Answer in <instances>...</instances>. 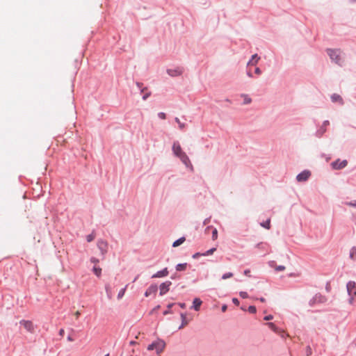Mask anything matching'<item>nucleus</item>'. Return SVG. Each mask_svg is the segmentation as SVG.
<instances>
[{
    "instance_id": "f257e3e1",
    "label": "nucleus",
    "mask_w": 356,
    "mask_h": 356,
    "mask_svg": "<svg viewBox=\"0 0 356 356\" xmlns=\"http://www.w3.org/2000/svg\"><path fill=\"white\" fill-rule=\"evenodd\" d=\"M165 345V342L163 339L158 338L156 341L149 344L147 349L148 350H155L156 354L159 355L163 351Z\"/></svg>"
},
{
    "instance_id": "f03ea898",
    "label": "nucleus",
    "mask_w": 356,
    "mask_h": 356,
    "mask_svg": "<svg viewBox=\"0 0 356 356\" xmlns=\"http://www.w3.org/2000/svg\"><path fill=\"white\" fill-rule=\"evenodd\" d=\"M327 298L320 293H316L312 299L309 301V305L314 307L316 303H325L327 301Z\"/></svg>"
},
{
    "instance_id": "7ed1b4c3",
    "label": "nucleus",
    "mask_w": 356,
    "mask_h": 356,
    "mask_svg": "<svg viewBox=\"0 0 356 356\" xmlns=\"http://www.w3.org/2000/svg\"><path fill=\"white\" fill-rule=\"evenodd\" d=\"M97 248L100 250L101 254L104 257L105 254L108 252V243L104 239H99L97 243Z\"/></svg>"
},
{
    "instance_id": "20e7f679",
    "label": "nucleus",
    "mask_w": 356,
    "mask_h": 356,
    "mask_svg": "<svg viewBox=\"0 0 356 356\" xmlns=\"http://www.w3.org/2000/svg\"><path fill=\"white\" fill-rule=\"evenodd\" d=\"M328 56H330V58L335 62L336 63H339L341 60L340 56L338 53V50L333 49H327L326 50Z\"/></svg>"
},
{
    "instance_id": "39448f33",
    "label": "nucleus",
    "mask_w": 356,
    "mask_h": 356,
    "mask_svg": "<svg viewBox=\"0 0 356 356\" xmlns=\"http://www.w3.org/2000/svg\"><path fill=\"white\" fill-rule=\"evenodd\" d=\"M184 72V69L182 67H177L175 69H167L166 72L167 74L172 76V77H176L182 75V74Z\"/></svg>"
},
{
    "instance_id": "423d86ee",
    "label": "nucleus",
    "mask_w": 356,
    "mask_h": 356,
    "mask_svg": "<svg viewBox=\"0 0 356 356\" xmlns=\"http://www.w3.org/2000/svg\"><path fill=\"white\" fill-rule=\"evenodd\" d=\"M348 165L347 160L344 159L341 161L339 159L332 162L331 165L334 170H341L344 168Z\"/></svg>"
},
{
    "instance_id": "0eeeda50",
    "label": "nucleus",
    "mask_w": 356,
    "mask_h": 356,
    "mask_svg": "<svg viewBox=\"0 0 356 356\" xmlns=\"http://www.w3.org/2000/svg\"><path fill=\"white\" fill-rule=\"evenodd\" d=\"M172 282L169 280L161 283L159 286V296H162L166 294L170 291V287Z\"/></svg>"
},
{
    "instance_id": "6e6552de",
    "label": "nucleus",
    "mask_w": 356,
    "mask_h": 356,
    "mask_svg": "<svg viewBox=\"0 0 356 356\" xmlns=\"http://www.w3.org/2000/svg\"><path fill=\"white\" fill-rule=\"evenodd\" d=\"M310 176L311 172L308 170H304L296 176V179L299 182L305 181L309 178Z\"/></svg>"
},
{
    "instance_id": "1a4fd4ad",
    "label": "nucleus",
    "mask_w": 356,
    "mask_h": 356,
    "mask_svg": "<svg viewBox=\"0 0 356 356\" xmlns=\"http://www.w3.org/2000/svg\"><path fill=\"white\" fill-rule=\"evenodd\" d=\"M19 324L22 325L28 332L33 333L34 332L35 327L32 321L21 320L19 321Z\"/></svg>"
},
{
    "instance_id": "9d476101",
    "label": "nucleus",
    "mask_w": 356,
    "mask_h": 356,
    "mask_svg": "<svg viewBox=\"0 0 356 356\" xmlns=\"http://www.w3.org/2000/svg\"><path fill=\"white\" fill-rule=\"evenodd\" d=\"M158 291V286L156 284H152L145 291L144 296L145 297H148L151 295H154V296H156V294Z\"/></svg>"
},
{
    "instance_id": "9b49d317",
    "label": "nucleus",
    "mask_w": 356,
    "mask_h": 356,
    "mask_svg": "<svg viewBox=\"0 0 356 356\" xmlns=\"http://www.w3.org/2000/svg\"><path fill=\"white\" fill-rule=\"evenodd\" d=\"M348 296L356 295V283L354 281H349L346 284Z\"/></svg>"
},
{
    "instance_id": "f8f14e48",
    "label": "nucleus",
    "mask_w": 356,
    "mask_h": 356,
    "mask_svg": "<svg viewBox=\"0 0 356 356\" xmlns=\"http://www.w3.org/2000/svg\"><path fill=\"white\" fill-rule=\"evenodd\" d=\"M329 124L330 122L328 120H325L321 127L316 131V136L321 138L326 131V126Z\"/></svg>"
},
{
    "instance_id": "ddd939ff",
    "label": "nucleus",
    "mask_w": 356,
    "mask_h": 356,
    "mask_svg": "<svg viewBox=\"0 0 356 356\" xmlns=\"http://www.w3.org/2000/svg\"><path fill=\"white\" fill-rule=\"evenodd\" d=\"M172 149L174 154L177 157H178L179 156H180L181 154H183L184 152L182 151L181 145H179L178 141L174 142Z\"/></svg>"
},
{
    "instance_id": "4468645a",
    "label": "nucleus",
    "mask_w": 356,
    "mask_h": 356,
    "mask_svg": "<svg viewBox=\"0 0 356 356\" xmlns=\"http://www.w3.org/2000/svg\"><path fill=\"white\" fill-rule=\"evenodd\" d=\"M178 158H179V159L181 161V162L186 166V167H189L191 166V168H193V165L191 164V162L190 161V159L189 157L188 156V155L184 152L183 154H181L180 156H178Z\"/></svg>"
},
{
    "instance_id": "2eb2a0df",
    "label": "nucleus",
    "mask_w": 356,
    "mask_h": 356,
    "mask_svg": "<svg viewBox=\"0 0 356 356\" xmlns=\"http://www.w3.org/2000/svg\"><path fill=\"white\" fill-rule=\"evenodd\" d=\"M169 274V271L167 267L164 268L163 269L157 271L156 273H154L152 278H159V277H163L168 276Z\"/></svg>"
},
{
    "instance_id": "dca6fc26",
    "label": "nucleus",
    "mask_w": 356,
    "mask_h": 356,
    "mask_svg": "<svg viewBox=\"0 0 356 356\" xmlns=\"http://www.w3.org/2000/svg\"><path fill=\"white\" fill-rule=\"evenodd\" d=\"M202 304V301L199 298H195L193 300V305L191 307V309H194L195 311H199L200 309V307Z\"/></svg>"
},
{
    "instance_id": "f3484780",
    "label": "nucleus",
    "mask_w": 356,
    "mask_h": 356,
    "mask_svg": "<svg viewBox=\"0 0 356 356\" xmlns=\"http://www.w3.org/2000/svg\"><path fill=\"white\" fill-rule=\"evenodd\" d=\"M180 317H181V323L179 326L178 330H181V329L184 328L189 323V320H188L186 318V313L181 312Z\"/></svg>"
},
{
    "instance_id": "a211bd4d",
    "label": "nucleus",
    "mask_w": 356,
    "mask_h": 356,
    "mask_svg": "<svg viewBox=\"0 0 356 356\" xmlns=\"http://www.w3.org/2000/svg\"><path fill=\"white\" fill-rule=\"evenodd\" d=\"M259 60L260 56H259L257 54H254L252 56L251 58L248 62L247 65H256Z\"/></svg>"
},
{
    "instance_id": "6ab92c4d",
    "label": "nucleus",
    "mask_w": 356,
    "mask_h": 356,
    "mask_svg": "<svg viewBox=\"0 0 356 356\" xmlns=\"http://www.w3.org/2000/svg\"><path fill=\"white\" fill-rule=\"evenodd\" d=\"M177 303L176 302H172V303H169L168 305H167V309L164 310L163 312V314L164 316H166L168 314H172L173 313V311L171 309V308L176 305Z\"/></svg>"
},
{
    "instance_id": "aec40b11",
    "label": "nucleus",
    "mask_w": 356,
    "mask_h": 356,
    "mask_svg": "<svg viewBox=\"0 0 356 356\" xmlns=\"http://www.w3.org/2000/svg\"><path fill=\"white\" fill-rule=\"evenodd\" d=\"M211 229H212V239L215 241L218 238V230L216 228L213 227L212 226H208L206 227L205 231L207 232Z\"/></svg>"
},
{
    "instance_id": "412c9836",
    "label": "nucleus",
    "mask_w": 356,
    "mask_h": 356,
    "mask_svg": "<svg viewBox=\"0 0 356 356\" xmlns=\"http://www.w3.org/2000/svg\"><path fill=\"white\" fill-rule=\"evenodd\" d=\"M187 266V263H180L175 266V269L177 271H184L186 269Z\"/></svg>"
},
{
    "instance_id": "4be33fe9",
    "label": "nucleus",
    "mask_w": 356,
    "mask_h": 356,
    "mask_svg": "<svg viewBox=\"0 0 356 356\" xmlns=\"http://www.w3.org/2000/svg\"><path fill=\"white\" fill-rule=\"evenodd\" d=\"M186 238L184 236H181L180 238H179L178 239L175 240L173 243H172V247H178L180 245H181L184 241H185Z\"/></svg>"
},
{
    "instance_id": "5701e85b",
    "label": "nucleus",
    "mask_w": 356,
    "mask_h": 356,
    "mask_svg": "<svg viewBox=\"0 0 356 356\" xmlns=\"http://www.w3.org/2000/svg\"><path fill=\"white\" fill-rule=\"evenodd\" d=\"M331 99H332V101L333 102H343V99H342V97L338 95V94H336V93H334L332 96H331Z\"/></svg>"
},
{
    "instance_id": "b1692460",
    "label": "nucleus",
    "mask_w": 356,
    "mask_h": 356,
    "mask_svg": "<svg viewBox=\"0 0 356 356\" xmlns=\"http://www.w3.org/2000/svg\"><path fill=\"white\" fill-rule=\"evenodd\" d=\"M266 325H268V327L270 330L274 331L275 332H278V327L276 326V325L274 323L268 322V323H266Z\"/></svg>"
},
{
    "instance_id": "393cba45",
    "label": "nucleus",
    "mask_w": 356,
    "mask_h": 356,
    "mask_svg": "<svg viewBox=\"0 0 356 356\" xmlns=\"http://www.w3.org/2000/svg\"><path fill=\"white\" fill-rule=\"evenodd\" d=\"M241 97H243V104H248L252 102V99L246 94H242Z\"/></svg>"
},
{
    "instance_id": "a878e982",
    "label": "nucleus",
    "mask_w": 356,
    "mask_h": 356,
    "mask_svg": "<svg viewBox=\"0 0 356 356\" xmlns=\"http://www.w3.org/2000/svg\"><path fill=\"white\" fill-rule=\"evenodd\" d=\"M95 231L92 230V233L86 236V241L87 242L90 243L95 238Z\"/></svg>"
},
{
    "instance_id": "bb28decb",
    "label": "nucleus",
    "mask_w": 356,
    "mask_h": 356,
    "mask_svg": "<svg viewBox=\"0 0 356 356\" xmlns=\"http://www.w3.org/2000/svg\"><path fill=\"white\" fill-rule=\"evenodd\" d=\"M260 225L264 228L269 229L270 228V220L268 218L266 221L262 222Z\"/></svg>"
},
{
    "instance_id": "cd10ccee",
    "label": "nucleus",
    "mask_w": 356,
    "mask_h": 356,
    "mask_svg": "<svg viewBox=\"0 0 356 356\" xmlns=\"http://www.w3.org/2000/svg\"><path fill=\"white\" fill-rule=\"evenodd\" d=\"M93 273L99 277L102 275V268L100 267L94 266L92 268Z\"/></svg>"
},
{
    "instance_id": "c85d7f7f",
    "label": "nucleus",
    "mask_w": 356,
    "mask_h": 356,
    "mask_svg": "<svg viewBox=\"0 0 356 356\" xmlns=\"http://www.w3.org/2000/svg\"><path fill=\"white\" fill-rule=\"evenodd\" d=\"M355 255H356V247L355 246H353L350 250V254H349V257L351 259H353L355 260Z\"/></svg>"
},
{
    "instance_id": "c756f323",
    "label": "nucleus",
    "mask_w": 356,
    "mask_h": 356,
    "mask_svg": "<svg viewBox=\"0 0 356 356\" xmlns=\"http://www.w3.org/2000/svg\"><path fill=\"white\" fill-rule=\"evenodd\" d=\"M267 247V244L263 242L258 243L256 245V248L261 250H266Z\"/></svg>"
},
{
    "instance_id": "7c9ffc66",
    "label": "nucleus",
    "mask_w": 356,
    "mask_h": 356,
    "mask_svg": "<svg viewBox=\"0 0 356 356\" xmlns=\"http://www.w3.org/2000/svg\"><path fill=\"white\" fill-rule=\"evenodd\" d=\"M216 250V248H212L206 252H203L204 256H208L212 254Z\"/></svg>"
},
{
    "instance_id": "2f4dec72",
    "label": "nucleus",
    "mask_w": 356,
    "mask_h": 356,
    "mask_svg": "<svg viewBox=\"0 0 356 356\" xmlns=\"http://www.w3.org/2000/svg\"><path fill=\"white\" fill-rule=\"evenodd\" d=\"M126 288H127V286L120 290V291L118 293V299H120V298H122L124 296Z\"/></svg>"
},
{
    "instance_id": "473e14b6",
    "label": "nucleus",
    "mask_w": 356,
    "mask_h": 356,
    "mask_svg": "<svg viewBox=\"0 0 356 356\" xmlns=\"http://www.w3.org/2000/svg\"><path fill=\"white\" fill-rule=\"evenodd\" d=\"M248 311L250 313V314H255L257 312V308L254 305H250L248 308Z\"/></svg>"
},
{
    "instance_id": "72a5a7b5",
    "label": "nucleus",
    "mask_w": 356,
    "mask_h": 356,
    "mask_svg": "<svg viewBox=\"0 0 356 356\" xmlns=\"http://www.w3.org/2000/svg\"><path fill=\"white\" fill-rule=\"evenodd\" d=\"M175 122L179 124V127L180 129H183L185 127V124L180 122L178 118H175Z\"/></svg>"
},
{
    "instance_id": "f704fd0d",
    "label": "nucleus",
    "mask_w": 356,
    "mask_h": 356,
    "mask_svg": "<svg viewBox=\"0 0 356 356\" xmlns=\"http://www.w3.org/2000/svg\"><path fill=\"white\" fill-rule=\"evenodd\" d=\"M233 276V273H224L222 276V280H226L227 278H229V277H232Z\"/></svg>"
},
{
    "instance_id": "c9c22d12",
    "label": "nucleus",
    "mask_w": 356,
    "mask_h": 356,
    "mask_svg": "<svg viewBox=\"0 0 356 356\" xmlns=\"http://www.w3.org/2000/svg\"><path fill=\"white\" fill-rule=\"evenodd\" d=\"M325 289L327 293H330L331 291L332 287L330 281L326 282Z\"/></svg>"
},
{
    "instance_id": "e433bc0d",
    "label": "nucleus",
    "mask_w": 356,
    "mask_h": 356,
    "mask_svg": "<svg viewBox=\"0 0 356 356\" xmlns=\"http://www.w3.org/2000/svg\"><path fill=\"white\" fill-rule=\"evenodd\" d=\"M312 355V350L310 346H307L306 347V355L311 356Z\"/></svg>"
},
{
    "instance_id": "4c0bfd02",
    "label": "nucleus",
    "mask_w": 356,
    "mask_h": 356,
    "mask_svg": "<svg viewBox=\"0 0 356 356\" xmlns=\"http://www.w3.org/2000/svg\"><path fill=\"white\" fill-rule=\"evenodd\" d=\"M239 296L242 298H243V299L248 298V293L246 291H241V292H239Z\"/></svg>"
},
{
    "instance_id": "58836bf2",
    "label": "nucleus",
    "mask_w": 356,
    "mask_h": 356,
    "mask_svg": "<svg viewBox=\"0 0 356 356\" xmlns=\"http://www.w3.org/2000/svg\"><path fill=\"white\" fill-rule=\"evenodd\" d=\"M152 95L151 92H146L142 97L143 100H146L148 97H149Z\"/></svg>"
},
{
    "instance_id": "ea45409f",
    "label": "nucleus",
    "mask_w": 356,
    "mask_h": 356,
    "mask_svg": "<svg viewBox=\"0 0 356 356\" xmlns=\"http://www.w3.org/2000/svg\"><path fill=\"white\" fill-rule=\"evenodd\" d=\"M158 117L161 120H165L166 119V114L163 112H159L158 113Z\"/></svg>"
},
{
    "instance_id": "a19ab883",
    "label": "nucleus",
    "mask_w": 356,
    "mask_h": 356,
    "mask_svg": "<svg viewBox=\"0 0 356 356\" xmlns=\"http://www.w3.org/2000/svg\"><path fill=\"white\" fill-rule=\"evenodd\" d=\"M286 268V267L283 265H280V266H277L276 268H275V270L276 271H283Z\"/></svg>"
},
{
    "instance_id": "79ce46f5",
    "label": "nucleus",
    "mask_w": 356,
    "mask_h": 356,
    "mask_svg": "<svg viewBox=\"0 0 356 356\" xmlns=\"http://www.w3.org/2000/svg\"><path fill=\"white\" fill-rule=\"evenodd\" d=\"M90 261L91 263L95 264H96L99 262V260L97 258L94 257H92L90 259Z\"/></svg>"
},
{
    "instance_id": "37998d69",
    "label": "nucleus",
    "mask_w": 356,
    "mask_h": 356,
    "mask_svg": "<svg viewBox=\"0 0 356 356\" xmlns=\"http://www.w3.org/2000/svg\"><path fill=\"white\" fill-rule=\"evenodd\" d=\"M201 256H204L203 253H201V252H196L195 254H193L192 257L193 259H197L199 258Z\"/></svg>"
},
{
    "instance_id": "c03bdc74",
    "label": "nucleus",
    "mask_w": 356,
    "mask_h": 356,
    "mask_svg": "<svg viewBox=\"0 0 356 356\" xmlns=\"http://www.w3.org/2000/svg\"><path fill=\"white\" fill-rule=\"evenodd\" d=\"M232 302H233L235 305H236V306L239 305V304H240V302H239L238 299V298H232Z\"/></svg>"
},
{
    "instance_id": "a18cd8bd",
    "label": "nucleus",
    "mask_w": 356,
    "mask_h": 356,
    "mask_svg": "<svg viewBox=\"0 0 356 356\" xmlns=\"http://www.w3.org/2000/svg\"><path fill=\"white\" fill-rule=\"evenodd\" d=\"M160 307H161V306H160L159 305H158L155 306V307L152 309V311L149 312V314H153V312H154L157 311L158 309H160Z\"/></svg>"
},
{
    "instance_id": "49530a36",
    "label": "nucleus",
    "mask_w": 356,
    "mask_h": 356,
    "mask_svg": "<svg viewBox=\"0 0 356 356\" xmlns=\"http://www.w3.org/2000/svg\"><path fill=\"white\" fill-rule=\"evenodd\" d=\"M273 318V316L271 314H269L268 316H264V320L267 321L272 320Z\"/></svg>"
},
{
    "instance_id": "de8ad7c7",
    "label": "nucleus",
    "mask_w": 356,
    "mask_h": 356,
    "mask_svg": "<svg viewBox=\"0 0 356 356\" xmlns=\"http://www.w3.org/2000/svg\"><path fill=\"white\" fill-rule=\"evenodd\" d=\"M355 296V295H351V296H349L348 302H349L350 304H353V302H354V296Z\"/></svg>"
},
{
    "instance_id": "09e8293b",
    "label": "nucleus",
    "mask_w": 356,
    "mask_h": 356,
    "mask_svg": "<svg viewBox=\"0 0 356 356\" xmlns=\"http://www.w3.org/2000/svg\"><path fill=\"white\" fill-rule=\"evenodd\" d=\"M243 274L246 276L251 277L250 269H245L243 272Z\"/></svg>"
},
{
    "instance_id": "8fccbe9b",
    "label": "nucleus",
    "mask_w": 356,
    "mask_h": 356,
    "mask_svg": "<svg viewBox=\"0 0 356 356\" xmlns=\"http://www.w3.org/2000/svg\"><path fill=\"white\" fill-rule=\"evenodd\" d=\"M177 305H179L182 309H185L186 307V305L184 302H178L177 303Z\"/></svg>"
},
{
    "instance_id": "3c124183",
    "label": "nucleus",
    "mask_w": 356,
    "mask_h": 356,
    "mask_svg": "<svg viewBox=\"0 0 356 356\" xmlns=\"http://www.w3.org/2000/svg\"><path fill=\"white\" fill-rule=\"evenodd\" d=\"M254 73L257 74H261V69L259 67H255Z\"/></svg>"
},
{
    "instance_id": "603ef678",
    "label": "nucleus",
    "mask_w": 356,
    "mask_h": 356,
    "mask_svg": "<svg viewBox=\"0 0 356 356\" xmlns=\"http://www.w3.org/2000/svg\"><path fill=\"white\" fill-rule=\"evenodd\" d=\"M170 278L172 280H175V279H177V278H179V276L177 275V273H174L173 275H171Z\"/></svg>"
},
{
    "instance_id": "864d4df0",
    "label": "nucleus",
    "mask_w": 356,
    "mask_h": 356,
    "mask_svg": "<svg viewBox=\"0 0 356 356\" xmlns=\"http://www.w3.org/2000/svg\"><path fill=\"white\" fill-rule=\"evenodd\" d=\"M136 86L140 90L143 88V83L141 82H136Z\"/></svg>"
},
{
    "instance_id": "5fc2aeb1",
    "label": "nucleus",
    "mask_w": 356,
    "mask_h": 356,
    "mask_svg": "<svg viewBox=\"0 0 356 356\" xmlns=\"http://www.w3.org/2000/svg\"><path fill=\"white\" fill-rule=\"evenodd\" d=\"M227 309V305H222V307H221V311H222V312H226Z\"/></svg>"
},
{
    "instance_id": "6e6d98bb",
    "label": "nucleus",
    "mask_w": 356,
    "mask_h": 356,
    "mask_svg": "<svg viewBox=\"0 0 356 356\" xmlns=\"http://www.w3.org/2000/svg\"><path fill=\"white\" fill-rule=\"evenodd\" d=\"M58 334H59L60 336L63 337L64 335V334H65L64 329H63V328L60 329Z\"/></svg>"
},
{
    "instance_id": "4d7b16f0",
    "label": "nucleus",
    "mask_w": 356,
    "mask_h": 356,
    "mask_svg": "<svg viewBox=\"0 0 356 356\" xmlns=\"http://www.w3.org/2000/svg\"><path fill=\"white\" fill-rule=\"evenodd\" d=\"M67 341H74V338H72V337L71 335H68V336H67Z\"/></svg>"
},
{
    "instance_id": "13d9d810",
    "label": "nucleus",
    "mask_w": 356,
    "mask_h": 356,
    "mask_svg": "<svg viewBox=\"0 0 356 356\" xmlns=\"http://www.w3.org/2000/svg\"><path fill=\"white\" fill-rule=\"evenodd\" d=\"M247 75L250 78L253 77L252 73L250 70L247 71Z\"/></svg>"
},
{
    "instance_id": "bf43d9fd",
    "label": "nucleus",
    "mask_w": 356,
    "mask_h": 356,
    "mask_svg": "<svg viewBox=\"0 0 356 356\" xmlns=\"http://www.w3.org/2000/svg\"><path fill=\"white\" fill-rule=\"evenodd\" d=\"M259 300L261 302H266V299L264 297L259 298Z\"/></svg>"
},
{
    "instance_id": "052dcab7",
    "label": "nucleus",
    "mask_w": 356,
    "mask_h": 356,
    "mask_svg": "<svg viewBox=\"0 0 356 356\" xmlns=\"http://www.w3.org/2000/svg\"><path fill=\"white\" fill-rule=\"evenodd\" d=\"M145 90H147V87H144L143 88L140 89V92L143 93V92H145Z\"/></svg>"
},
{
    "instance_id": "680f3d73",
    "label": "nucleus",
    "mask_w": 356,
    "mask_h": 356,
    "mask_svg": "<svg viewBox=\"0 0 356 356\" xmlns=\"http://www.w3.org/2000/svg\"><path fill=\"white\" fill-rule=\"evenodd\" d=\"M136 343H137V342H136V341H131L129 342V345H130V346H134V345H135V344H136Z\"/></svg>"
},
{
    "instance_id": "e2e57ef3",
    "label": "nucleus",
    "mask_w": 356,
    "mask_h": 356,
    "mask_svg": "<svg viewBox=\"0 0 356 356\" xmlns=\"http://www.w3.org/2000/svg\"><path fill=\"white\" fill-rule=\"evenodd\" d=\"M209 221V219L206 218L204 221V224L206 225Z\"/></svg>"
},
{
    "instance_id": "0e129e2a",
    "label": "nucleus",
    "mask_w": 356,
    "mask_h": 356,
    "mask_svg": "<svg viewBox=\"0 0 356 356\" xmlns=\"http://www.w3.org/2000/svg\"><path fill=\"white\" fill-rule=\"evenodd\" d=\"M350 204L352 205V206L356 207V201H355V203H350Z\"/></svg>"
},
{
    "instance_id": "69168bd1",
    "label": "nucleus",
    "mask_w": 356,
    "mask_h": 356,
    "mask_svg": "<svg viewBox=\"0 0 356 356\" xmlns=\"http://www.w3.org/2000/svg\"><path fill=\"white\" fill-rule=\"evenodd\" d=\"M241 309L243 311H246V308L245 307H241Z\"/></svg>"
},
{
    "instance_id": "338daca9",
    "label": "nucleus",
    "mask_w": 356,
    "mask_h": 356,
    "mask_svg": "<svg viewBox=\"0 0 356 356\" xmlns=\"http://www.w3.org/2000/svg\"><path fill=\"white\" fill-rule=\"evenodd\" d=\"M352 2H356V0H351Z\"/></svg>"
},
{
    "instance_id": "774afa93",
    "label": "nucleus",
    "mask_w": 356,
    "mask_h": 356,
    "mask_svg": "<svg viewBox=\"0 0 356 356\" xmlns=\"http://www.w3.org/2000/svg\"><path fill=\"white\" fill-rule=\"evenodd\" d=\"M104 356H109V354L108 353V354L105 355Z\"/></svg>"
}]
</instances>
